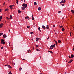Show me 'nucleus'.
<instances>
[{"label": "nucleus", "instance_id": "1", "mask_svg": "<svg viewBox=\"0 0 74 74\" xmlns=\"http://www.w3.org/2000/svg\"><path fill=\"white\" fill-rule=\"evenodd\" d=\"M22 6H23V7H25V8H26L27 7V4H25V3H24L22 5Z\"/></svg>", "mask_w": 74, "mask_h": 74}, {"label": "nucleus", "instance_id": "2", "mask_svg": "<svg viewBox=\"0 0 74 74\" xmlns=\"http://www.w3.org/2000/svg\"><path fill=\"white\" fill-rule=\"evenodd\" d=\"M54 47V46H53V45H52L50 47V48L49 49H52L53 48V47Z\"/></svg>", "mask_w": 74, "mask_h": 74}, {"label": "nucleus", "instance_id": "3", "mask_svg": "<svg viewBox=\"0 0 74 74\" xmlns=\"http://www.w3.org/2000/svg\"><path fill=\"white\" fill-rule=\"evenodd\" d=\"M5 66H7V67H9V68H10V69H11L12 68V67H11V66H10V65H6Z\"/></svg>", "mask_w": 74, "mask_h": 74}, {"label": "nucleus", "instance_id": "4", "mask_svg": "<svg viewBox=\"0 0 74 74\" xmlns=\"http://www.w3.org/2000/svg\"><path fill=\"white\" fill-rule=\"evenodd\" d=\"M4 25V24L3 23H1L0 25V27L1 28Z\"/></svg>", "mask_w": 74, "mask_h": 74}, {"label": "nucleus", "instance_id": "5", "mask_svg": "<svg viewBox=\"0 0 74 74\" xmlns=\"http://www.w3.org/2000/svg\"><path fill=\"white\" fill-rule=\"evenodd\" d=\"M66 2L65 0H62L61 2H60V3H65V2Z\"/></svg>", "mask_w": 74, "mask_h": 74}, {"label": "nucleus", "instance_id": "6", "mask_svg": "<svg viewBox=\"0 0 74 74\" xmlns=\"http://www.w3.org/2000/svg\"><path fill=\"white\" fill-rule=\"evenodd\" d=\"M3 37L4 38H5L6 37H7V36L6 35L4 34L3 35Z\"/></svg>", "mask_w": 74, "mask_h": 74}, {"label": "nucleus", "instance_id": "7", "mask_svg": "<svg viewBox=\"0 0 74 74\" xmlns=\"http://www.w3.org/2000/svg\"><path fill=\"white\" fill-rule=\"evenodd\" d=\"M73 61V60H70V61L68 62V63H70Z\"/></svg>", "mask_w": 74, "mask_h": 74}, {"label": "nucleus", "instance_id": "8", "mask_svg": "<svg viewBox=\"0 0 74 74\" xmlns=\"http://www.w3.org/2000/svg\"><path fill=\"white\" fill-rule=\"evenodd\" d=\"M38 9L39 10H41V7H39L38 8Z\"/></svg>", "mask_w": 74, "mask_h": 74}, {"label": "nucleus", "instance_id": "9", "mask_svg": "<svg viewBox=\"0 0 74 74\" xmlns=\"http://www.w3.org/2000/svg\"><path fill=\"white\" fill-rule=\"evenodd\" d=\"M46 28L47 29H49V25H47Z\"/></svg>", "mask_w": 74, "mask_h": 74}, {"label": "nucleus", "instance_id": "10", "mask_svg": "<svg viewBox=\"0 0 74 74\" xmlns=\"http://www.w3.org/2000/svg\"><path fill=\"white\" fill-rule=\"evenodd\" d=\"M25 8H26L25 7H22L21 8L23 10H24L25 9Z\"/></svg>", "mask_w": 74, "mask_h": 74}, {"label": "nucleus", "instance_id": "11", "mask_svg": "<svg viewBox=\"0 0 74 74\" xmlns=\"http://www.w3.org/2000/svg\"><path fill=\"white\" fill-rule=\"evenodd\" d=\"M38 40H40V38H37L36 39V41H38Z\"/></svg>", "mask_w": 74, "mask_h": 74}, {"label": "nucleus", "instance_id": "12", "mask_svg": "<svg viewBox=\"0 0 74 74\" xmlns=\"http://www.w3.org/2000/svg\"><path fill=\"white\" fill-rule=\"evenodd\" d=\"M26 18H27V19H28L29 20L30 19V18H29V16H27L26 17Z\"/></svg>", "mask_w": 74, "mask_h": 74}, {"label": "nucleus", "instance_id": "13", "mask_svg": "<svg viewBox=\"0 0 74 74\" xmlns=\"http://www.w3.org/2000/svg\"><path fill=\"white\" fill-rule=\"evenodd\" d=\"M19 71H22V68L20 67L19 68Z\"/></svg>", "mask_w": 74, "mask_h": 74}, {"label": "nucleus", "instance_id": "14", "mask_svg": "<svg viewBox=\"0 0 74 74\" xmlns=\"http://www.w3.org/2000/svg\"><path fill=\"white\" fill-rule=\"evenodd\" d=\"M12 5H11L10 6V8L11 10H12Z\"/></svg>", "mask_w": 74, "mask_h": 74}, {"label": "nucleus", "instance_id": "15", "mask_svg": "<svg viewBox=\"0 0 74 74\" xmlns=\"http://www.w3.org/2000/svg\"><path fill=\"white\" fill-rule=\"evenodd\" d=\"M34 4L35 5H37V3L36 2H34Z\"/></svg>", "mask_w": 74, "mask_h": 74}, {"label": "nucleus", "instance_id": "16", "mask_svg": "<svg viewBox=\"0 0 74 74\" xmlns=\"http://www.w3.org/2000/svg\"><path fill=\"white\" fill-rule=\"evenodd\" d=\"M71 12H72V14H74V10H71Z\"/></svg>", "mask_w": 74, "mask_h": 74}, {"label": "nucleus", "instance_id": "17", "mask_svg": "<svg viewBox=\"0 0 74 74\" xmlns=\"http://www.w3.org/2000/svg\"><path fill=\"white\" fill-rule=\"evenodd\" d=\"M58 43H60V42H61V41H60V40H59L58 41Z\"/></svg>", "mask_w": 74, "mask_h": 74}, {"label": "nucleus", "instance_id": "18", "mask_svg": "<svg viewBox=\"0 0 74 74\" xmlns=\"http://www.w3.org/2000/svg\"><path fill=\"white\" fill-rule=\"evenodd\" d=\"M4 40H3V39H1V42H4Z\"/></svg>", "mask_w": 74, "mask_h": 74}, {"label": "nucleus", "instance_id": "19", "mask_svg": "<svg viewBox=\"0 0 74 74\" xmlns=\"http://www.w3.org/2000/svg\"><path fill=\"white\" fill-rule=\"evenodd\" d=\"M32 20H34V17H33V15H32Z\"/></svg>", "mask_w": 74, "mask_h": 74}, {"label": "nucleus", "instance_id": "20", "mask_svg": "<svg viewBox=\"0 0 74 74\" xmlns=\"http://www.w3.org/2000/svg\"><path fill=\"white\" fill-rule=\"evenodd\" d=\"M62 31H64L65 30V29H64V28H62Z\"/></svg>", "mask_w": 74, "mask_h": 74}, {"label": "nucleus", "instance_id": "21", "mask_svg": "<svg viewBox=\"0 0 74 74\" xmlns=\"http://www.w3.org/2000/svg\"><path fill=\"white\" fill-rule=\"evenodd\" d=\"M42 27L43 29H45V26L44 25L42 26Z\"/></svg>", "mask_w": 74, "mask_h": 74}, {"label": "nucleus", "instance_id": "22", "mask_svg": "<svg viewBox=\"0 0 74 74\" xmlns=\"http://www.w3.org/2000/svg\"><path fill=\"white\" fill-rule=\"evenodd\" d=\"M48 52H50V53H53V52H52V51H48Z\"/></svg>", "mask_w": 74, "mask_h": 74}, {"label": "nucleus", "instance_id": "23", "mask_svg": "<svg viewBox=\"0 0 74 74\" xmlns=\"http://www.w3.org/2000/svg\"><path fill=\"white\" fill-rule=\"evenodd\" d=\"M12 15H11L10 16V19H12Z\"/></svg>", "mask_w": 74, "mask_h": 74}, {"label": "nucleus", "instance_id": "24", "mask_svg": "<svg viewBox=\"0 0 74 74\" xmlns=\"http://www.w3.org/2000/svg\"><path fill=\"white\" fill-rule=\"evenodd\" d=\"M38 29L39 30L40 32H41V31L40 30V29H41V28H40V27H39L38 28Z\"/></svg>", "mask_w": 74, "mask_h": 74}, {"label": "nucleus", "instance_id": "25", "mask_svg": "<svg viewBox=\"0 0 74 74\" xmlns=\"http://www.w3.org/2000/svg\"><path fill=\"white\" fill-rule=\"evenodd\" d=\"M4 34L3 33H0V36H1V35H3Z\"/></svg>", "mask_w": 74, "mask_h": 74}, {"label": "nucleus", "instance_id": "26", "mask_svg": "<svg viewBox=\"0 0 74 74\" xmlns=\"http://www.w3.org/2000/svg\"><path fill=\"white\" fill-rule=\"evenodd\" d=\"M71 58H74V55L73 54V55H71Z\"/></svg>", "mask_w": 74, "mask_h": 74}, {"label": "nucleus", "instance_id": "27", "mask_svg": "<svg viewBox=\"0 0 74 74\" xmlns=\"http://www.w3.org/2000/svg\"><path fill=\"white\" fill-rule=\"evenodd\" d=\"M16 0V3H17V4H18V3H19V1H18V0Z\"/></svg>", "mask_w": 74, "mask_h": 74}, {"label": "nucleus", "instance_id": "28", "mask_svg": "<svg viewBox=\"0 0 74 74\" xmlns=\"http://www.w3.org/2000/svg\"><path fill=\"white\" fill-rule=\"evenodd\" d=\"M1 42V44H5V42Z\"/></svg>", "mask_w": 74, "mask_h": 74}, {"label": "nucleus", "instance_id": "29", "mask_svg": "<svg viewBox=\"0 0 74 74\" xmlns=\"http://www.w3.org/2000/svg\"><path fill=\"white\" fill-rule=\"evenodd\" d=\"M61 5H62V6H64V5H65L64 4H61Z\"/></svg>", "mask_w": 74, "mask_h": 74}, {"label": "nucleus", "instance_id": "30", "mask_svg": "<svg viewBox=\"0 0 74 74\" xmlns=\"http://www.w3.org/2000/svg\"><path fill=\"white\" fill-rule=\"evenodd\" d=\"M21 11L20 10H18V13H21Z\"/></svg>", "mask_w": 74, "mask_h": 74}, {"label": "nucleus", "instance_id": "31", "mask_svg": "<svg viewBox=\"0 0 74 74\" xmlns=\"http://www.w3.org/2000/svg\"><path fill=\"white\" fill-rule=\"evenodd\" d=\"M0 19H2V16H1L0 17Z\"/></svg>", "mask_w": 74, "mask_h": 74}, {"label": "nucleus", "instance_id": "32", "mask_svg": "<svg viewBox=\"0 0 74 74\" xmlns=\"http://www.w3.org/2000/svg\"><path fill=\"white\" fill-rule=\"evenodd\" d=\"M3 48H4L3 47H1V49H2Z\"/></svg>", "mask_w": 74, "mask_h": 74}, {"label": "nucleus", "instance_id": "33", "mask_svg": "<svg viewBox=\"0 0 74 74\" xmlns=\"http://www.w3.org/2000/svg\"><path fill=\"white\" fill-rule=\"evenodd\" d=\"M8 10V9L7 8L6 9H5V11H7Z\"/></svg>", "mask_w": 74, "mask_h": 74}, {"label": "nucleus", "instance_id": "34", "mask_svg": "<svg viewBox=\"0 0 74 74\" xmlns=\"http://www.w3.org/2000/svg\"><path fill=\"white\" fill-rule=\"evenodd\" d=\"M62 27H63V26L61 25V26H60L59 27H60V29H61V28Z\"/></svg>", "mask_w": 74, "mask_h": 74}, {"label": "nucleus", "instance_id": "35", "mask_svg": "<svg viewBox=\"0 0 74 74\" xmlns=\"http://www.w3.org/2000/svg\"><path fill=\"white\" fill-rule=\"evenodd\" d=\"M27 28H28L29 29V28L30 27V26H27Z\"/></svg>", "mask_w": 74, "mask_h": 74}, {"label": "nucleus", "instance_id": "36", "mask_svg": "<svg viewBox=\"0 0 74 74\" xmlns=\"http://www.w3.org/2000/svg\"><path fill=\"white\" fill-rule=\"evenodd\" d=\"M28 51L29 53V52H31V51L30 50H28Z\"/></svg>", "mask_w": 74, "mask_h": 74}, {"label": "nucleus", "instance_id": "37", "mask_svg": "<svg viewBox=\"0 0 74 74\" xmlns=\"http://www.w3.org/2000/svg\"><path fill=\"white\" fill-rule=\"evenodd\" d=\"M61 12V11H59L58 12V14H59Z\"/></svg>", "mask_w": 74, "mask_h": 74}, {"label": "nucleus", "instance_id": "38", "mask_svg": "<svg viewBox=\"0 0 74 74\" xmlns=\"http://www.w3.org/2000/svg\"><path fill=\"white\" fill-rule=\"evenodd\" d=\"M53 45L54 47H55V46L56 45V44H54Z\"/></svg>", "mask_w": 74, "mask_h": 74}, {"label": "nucleus", "instance_id": "39", "mask_svg": "<svg viewBox=\"0 0 74 74\" xmlns=\"http://www.w3.org/2000/svg\"><path fill=\"white\" fill-rule=\"evenodd\" d=\"M68 57H69V58L70 59H71V58H71V57H70V56H69Z\"/></svg>", "mask_w": 74, "mask_h": 74}, {"label": "nucleus", "instance_id": "40", "mask_svg": "<svg viewBox=\"0 0 74 74\" xmlns=\"http://www.w3.org/2000/svg\"><path fill=\"white\" fill-rule=\"evenodd\" d=\"M6 19H8V20L10 19V18H8V17H6Z\"/></svg>", "mask_w": 74, "mask_h": 74}, {"label": "nucleus", "instance_id": "41", "mask_svg": "<svg viewBox=\"0 0 74 74\" xmlns=\"http://www.w3.org/2000/svg\"><path fill=\"white\" fill-rule=\"evenodd\" d=\"M33 32H30V34H33Z\"/></svg>", "mask_w": 74, "mask_h": 74}, {"label": "nucleus", "instance_id": "42", "mask_svg": "<svg viewBox=\"0 0 74 74\" xmlns=\"http://www.w3.org/2000/svg\"><path fill=\"white\" fill-rule=\"evenodd\" d=\"M5 2L3 3V5H5Z\"/></svg>", "mask_w": 74, "mask_h": 74}, {"label": "nucleus", "instance_id": "43", "mask_svg": "<svg viewBox=\"0 0 74 74\" xmlns=\"http://www.w3.org/2000/svg\"><path fill=\"white\" fill-rule=\"evenodd\" d=\"M53 27H55V25H53Z\"/></svg>", "mask_w": 74, "mask_h": 74}, {"label": "nucleus", "instance_id": "44", "mask_svg": "<svg viewBox=\"0 0 74 74\" xmlns=\"http://www.w3.org/2000/svg\"><path fill=\"white\" fill-rule=\"evenodd\" d=\"M36 51H39V50L38 49H36Z\"/></svg>", "mask_w": 74, "mask_h": 74}, {"label": "nucleus", "instance_id": "45", "mask_svg": "<svg viewBox=\"0 0 74 74\" xmlns=\"http://www.w3.org/2000/svg\"><path fill=\"white\" fill-rule=\"evenodd\" d=\"M0 12H1V9H0Z\"/></svg>", "mask_w": 74, "mask_h": 74}, {"label": "nucleus", "instance_id": "46", "mask_svg": "<svg viewBox=\"0 0 74 74\" xmlns=\"http://www.w3.org/2000/svg\"><path fill=\"white\" fill-rule=\"evenodd\" d=\"M25 19H27V18L26 17H25Z\"/></svg>", "mask_w": 74, "mask_h": 74}, {"label": "nucleus", "instance_id": "47", "mask_svg": "<svg viewBox=\"0 0 74 74\" xmlns=\"http://www.w3.org/2000/svg\"><path fill=\"white\" fill-rule=\"evenodd\" d=\"M56 44H57V41H56Z\"/></svg>", "mask_w": 74, "mask_h": 74}, {"label": "nucleus", "instance_id": "48", "mask_svg": "<svg viewBox=\"0 0 74 74\" xmlns=\"http://www.w3.org/2000/svg\"><path fill=\"white\" fill-rule=\"evenodd\" d=\"M33 49H34V47H33Z\"/></svg>", "mask_w": 74, "mask_h": 74}, {"label": "nucleus", "instance_id": "49", "mask_svg": "<svg viewBox=\"0 0 74 74\" xmlns=\"http://www.w3.org/2000/svg\"><path fill=\"white\" fill-rule=\"evenodd\" d=\"M48 38H49V37H48V38H47V40H48Z\"/></svg>", "mask_w": 74, "mask_h": 74}, {"label": "nucleus", "instance_id": "50", "mask_svg": "<svg viewBox=\"0 0 74 74\" xmlns=\"http://www.w3.org/2000/svg\"><path fill=\"white\" fill-rule=\"evenodd\" d=\"M12 7H14V5H12Z\"/></svg>", "mask_w": 74, "mask_h": 74}, {"label": "nucleus", "instance_id": "51", "mask_svg": "<svg viewBox=\"0 0 74 74\" xmlns=\"http://www.w3.org/2000/svg\"><path fill=\"white\" fill-rule=\"evenodd\" d=\"M9 47H11V45H9Z\"/></svg>", "mask_w": 74, "mask_h": 74}, {"label": "nucleus", "instance_id": "52", "mask_svg": "<svg viewBox=\"0 0 74 74\" xmlns=\"http://www.w3.org/2000/svg\"><path fill=\"white\" fill-rule=\"evenodd\" d=\"M36 47H38V45H36Z\"/></svg>", "mask_w": 74, "mask_h": 74}, {"label": "nucleus", "instance_id": "53", "mask_svg": "<svg viewBox=\"0 0 74 74\" xmlns=\"http://www.w3.org/2000/svg\"><path fill=\"white\" fill-rule=\"evenodd\" d=\"M70 36H71V33H70Z\"/></svg>", "mask_w": 74, "mask_h": 74}, {"label": "nucleus", "instance_id": "54", "mask_svg": "<svg viewBox=\"0 0 74 74\" xmlns=\"http://www.w3.org/2000/svg\"><path fill=\"white\" fill-rule=\"evenodd\" d=\"M55 33L56 35V34H56V33L55 32Z\"/></svg>", "mask_w": 74, "mask_h": 74}, {"label": "nucleus", "instance_id": "55", "mask_svg": "<svg viewBox=\"0 0 74 74\" xmlns=\"http://www.w3.org/2000/svg\"><path fill=\"white\" fill-rule=\"evenodd\" d=\"M33 39H32V41H33Z\"/></svg>", "mask_w": 74, "mask_h": 74}, {"label": "nucleus", "instance_id": "56", "mask_svg": "<svg viewBox=\"0 0 74 74\" xmlns=\"http://www.w3.org/2000/svg\"><path fill=\"white\" fill-rule=\"evenodd\" d=\"M25 2V0H24V2Z\"/></svg>", "mask_w": 74, "mask_h": 74}, {"label": "nucleus", "instance_id": "57", "mask_svg": "<svg viewBox=\"0 0 74 74\" xmlns=\"http://www.w3.org/2000/svg\"><path fill=\"white\" fill-rule=\"evenodd\" d=\"M9 45H11V44L10 43H9Z\"/></svg>", "mask_w": 74, "mask_h": 74}, {"label": "nucleus", "instance_id": "58", "mask_svg": "<svg viewBox=\"0 0 74 74\" xmlns=\"http://www.w3.org/2000/svg\"><path fill=\"white\" fill-rule=\"evenodd\" d=\"M64 19V18H62V19Z\"/></svg>", "mask_w": 74, "mask_h": 74}, {"label": "nucleus", "instance_id": "59", "mask_svg": "<svg viewBox=\"0 0 74 74\" xmlns=\"http://www.w3.org/2000/svg\"><path fill=\"white\" fill-rule=\"evenodd\" d=\"M39 74H42V73H40Z\"/></svg>", "mask_w": 74, "mask_h": 74}, {"label": "nucleus", "instance_id": "60", "mask_svg": "<svg viewBox=\"0 0 74 74\" xmlns=\"http://www.w3.org/2000/svg\"><path fill=\"white\" fill-rule=\"evenodd\" d=\"M23 60H25V59H23Z\"/></svg>", "mask_w": 74, "mask_h": 74}, {"label": "nucleus", "instance_id": "61", "mask_svg": "<svg viewBox=\"0 0 74 74\" xmlns=\"http://www.w3.org/2000/svg\"><path fill=\"white\" fill-rule=\"evenodd\" d=\"M21 1H23V0H21Z\"/></svg>", "mask_w": 74, "mask_h": 74}, {"label": "nucleus", "instance_id": "62", "mask_svg": "<svg viewBox=\"0 0 74 74\" xmlns=\"http://www.w3.org/2000/svg\"><path fill=\"white\" fill-rule=\"evenodd\" d=\"M9 32H10V30H9Z\"/></svg>", "mask_w": 74, "mask_h": 74}, {"label": "nucleus", "instance_id": "63", "mask_svg": "<svg viewBox=\"0 0 74 74\" xmlns=\"http://www.w3.org/2000/svg\"><path fill=\"white\" fill-rule=\"evenodd\" d=\"M65 74H66V72H65Z\"/></svg>", "mask_w": 74, "mask_h": 74}, {"label": "nucleus", "instance_id": "64", "mask_svg": "<svg viewBox=\"0 0 74 74\" xmlns=\"http://www.w3.org/2000/svg\"><path fill=\"white\" fill-rule=\"evenodd\" d=\"M67 62V61H66V62Z\"/></svg>", "mask_w": 74, "mask_h": 74}]
</instances>
